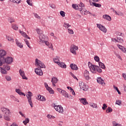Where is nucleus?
<instances>
[{"label": "nucleus", "instance_id": "29", "mask_svg": "<svg viewBox=\"0 0 126 126\" xmlns=\"http://www.w3.org/2000/svg\"><path fill=\"white\" fill-rule=\"evenodd\" d=\"M0 68L1 70V73H2V74H7V71L5 70V69L2 68L1 67H0Z\"/></svg>", "mask_w": 126, "mask_h": 126}, {"label": "nucleus", "instance_id": "53", "mask_svg": "<svg viewBox=\"0 0 126 126\" xmlns=\"http://www.w3.org/2000/svg\"><path fill=\"white\" fill-rule=\"evenodd\" d=\"M68 32L69 34H73V30L68 29Z\"/></svg>", "mask_w": 126, "mask_h": 126}, {"label": "nucleus", "instance_id": "5", "mask_svg": "<svg viewBox=\"0 0 126 126\" xmlns=\"http://www.w3.org/2000/svg\"><path fill=\"white\" fill-rule=\"evenodd\" d=\"M6 56V51L4 50H0V66L2 65V63H1L2 58L4 59V56Z\"/></svg>", "mask_w": 126, "mask_h": 126}, {"label": "nucleus", "instance_id": "64", "mask_svg": "<svg viewBox=\"0 0 126 126\" xmlns=\"http://www.w3.org/2000/svg\"><path fill=\"white\" fill-rule=\"evenodd\" d=\"M124 88L125 92H126V85H124Z\"/></svg>", "mask_w": 126, "mask_h": 126}, {"label": "nucleus", "instance_id": "22", "mask_svg": "<svg viewBox=\"0 0 126 126\" xmlns=\"http://www.w3.org/2000/svg\"><path fill=\"white\" fill-rule=\"evenodd\" d=\"M103 18L106 19V20H108V21H111L112 20V18H111V16L108 15H104L103 16Z\"/></svg>", "mask_w": 126, "mask_h": 126}, {"label": "nucleus", "instance_id": "11", "mask_svg": "<svg viewBox=\"0 0 126 126\" xmlns=\"http://www.w3.org/2000/svg\"><path fill=\"white\" fill-rule=\"evenodd\" d=\"M44 85H45V88L48 91H49L50 94H54L55 93V92H54V90H53V89L51 87H49L47 83H45Z\"/></svg>", "mask_w": 126, "mask_h": 126}, {"label": "nucleus", "instance_id": "34", "mask_svg": "<svg viewBox=\"0 0 126 126\" xmlns=\"http://www.w3.org/2000/svg\"><path fill=\"white\" fill-rule=\"evenodd\" d=\"M24 41L26 44V45L28 46V47L30 48L31 49L32 47L31 46H30V43H29V41H28V40H27V39H25Z\"/></svg>", "mask_w": 126, "mask_h": 126}, {"label": "nucleus", "instance_id": "50", "mask_svg": "<svg viewBox=\"0 0 126 126\" xmlns=\"http://www.w3.org/2000/svg\"><path fill=\"white\" fill-rule=\"evenodd\" d=\"M34 17H35V18H37V19H41V17H39V15H38V14L37 13H33Z\"/></svg>", "mask_w": 126, "mask_h": 126}, {"label": "nucleus", "instance_id": "6", "mask_svg": "<svg viewBox=\"0 0 126 126\" xmlns=\"http://www.w3.org/2000/svg\"><path fill=\"white\" fill-rule=\"evenodd\" d=\"M35 63L37 65H38V67H40V69L41 68H46V66L44 64V63L38 59H35Z\"/></svg>", "mask_w": 126, "mask_h": 126}, {"label": "nucleus", "instance_id": "45", "mask_svg": "<svg viewBox=\"0 0 126 126\" xmlns=\"http://www.w3.org/2000/svg\"><path fill=\"white\" fill-rule=\"evenodd\" d=\"M117 39L118 40L119 43H124V39H123V38H121L120 37H117Z\"/></svg>", "mask_w": 126, "mask_h": 126}, {"label": "nucleus", "instance_id": "9", "mask_svg": "<svg viewBox=\"0 0 126 126\" xmlns=\"http://www.w3.org/2000/svg\"><path fill=\"white\" fill-rule=\"evenodd\" d=\"M54 108L56 111L59 112V113H61V114H63V108L61 105H55Z\"/></svg>", "mask_w": 126, "mask_h": 126}, {"label": "nucleus", "instance_id": "13", "mask_svg": "<svg viewBox=\"0 0 126 126\" xmlns=\"http://www.w3.org/2000/svg\"><path fill=\"white\" fill-rule=\"evenodd\" d=\"M19 72L20 73V75H21L23 79H26V80H27V79H28V78H27L25 76V73L23 70H22V69H20Z\"/></svg>", "mask_w": 126, "mask_h": 126}, {"label": "nucleus", "instance_id": "8", "mask_svg": "<svg viewBox=\"0 0 126 126\" xmlns=\"http://www.w3.org/2000/svg\"><path fill=\"white\" fill-rule=\"evenodd\" d=\"M77 50H78V47L74 45H71L70 51L72 54H73V55H76V51Z\"/></svg>", "mask_w": 126, "mask_h": 126}, {"label": "nucleus", "instance_id": "15", "mask_svg": "<svg viewBox=\"0 0 126 126\" xmlns=\"http://www.w3.org/2000/svg\"><path fill=\"white\" fill-rule=\"evenodd\" d=\"M70 67H71L72 70H78V67H77V65L74 63L70 64Z\"/></svg>", "mask_w": 126, "mask_h": 126}, {"label": "nucleus", "instance_id": "63", "mask_svg": "<svg viewBox=\"0 0 126 126\" xmlns=\"http://www.w3.org/2000/svg\"><path fill=\"white\" fill-rule=\"evenodd\" d=\"M50 7H51L52 8H56V6H55L54 4L50 5Z\"/></svg>", "mask_w": 126, "mask_h": 126}, {"label": "nucleus", "instance_id": "58", "mask_svg": "<svg viewBox=\"0 0 126 126\" xmlns=\"http://www.w3.org/2000/svg\"><path fill=\"white\" fill-rule=\"evenodd\" d=\"M113 126H122V125L120 124H118L116 122H114L113 123Z\"/></svg>", "mask_w": 126, "mask_h": 126}, {"label": "nucleus", "instance_id": "62", "mask_svg": "<svg viewBox=\"0 0 126 126\" xmlns=\"http://www.w3.org/2000/svg\"><path fill=\"white\" fill-rule=\"evenodd\" d=\"M123 76L124 78L125 79V80H126V73H123Z\"/></svg>", "mask_w": 126, "mask_h": 126}, {"label": "nucleus", "instance_id": "41", "mask_svg": "<svg viewBox=\"0 0 126 126\" xmlns=\"http://www.w3.org/2000/svg\"><path fill=\"white\" fill-rule=\"evenodd\" d=\"M81 89H82V90H83L84 91H87V90H88V86L85 85L83 86V88Z\"/></svg>", "mask_w": 126, "mask_h": 126}, {"label": "nucleus", "instance_id": "57", "mask_svg": "<svg viewBox=\"0 0 126 126\" xmlns=\"http://www.w3.org/2000/svg\"><path fill=\"white\" fill-rule=\"evenodd\" d=\"M117 46H118V48H119L120 50H121L123 49V48H124V46H122V45H120V44L117 45Z\"/></svg>", "mask_w": 126, "mask_h": 126}, {"label": "nucleus", "instance_id": "38", "mask_svg": "<svg viewBox=\"0 0 126 126\" xmlns=\"http://www.w3.org/2000/svg\"><path fill=\"white\" fill-rule=\"evenodd\" d=\"M27 2L29 5H30L31 6H33V4L32 3V0H27Z\"/></svg>", "mask_w": 126, "mask_h": 126}, {"label": "nucleus", "instance_id": "35", "mask_svg": "<svg viewBox=\"0 0 126 126\" xmlns=\"http://www.w3.org/2000/svg\"><path fill=\"white\" fill-rule=\"evenodd\" d=\"M30 120L29 118H26L25 121H24L23 122V124L25 125V126H26V125H27V124H28L30 122Z\"/></svg>", "mask_w": 126, "mask_h": 126}, {"label": "nucleus", "instance_id": "33", "mask_svg": "<svg viewBox=\"0 0 126 126\" xmlns=\"http://www.w3.org/2000/svg\"><path fill=\"white\" fill-rule=\"evenodd\" d=\"M48 43H47L46 45V46H48V48H49L50 49H51V50H52V51H54V48H53V44H52L51 43H49V42H48Z\"/></svg>", "mask_w": 126, "mask_h": 126}, {"label": "nucleus", "instance_id": "49", "mask_svg": "<svg viewBox=\"0 0 126 126\" xmlns=\"http://www.w3.org/2000/svg\"><path fill=\"white\" fill-rule=\"evenodd\" d=\"M107 108H108V106H107V104H106L105 103H104L103 104V106L102 107V110H103L104 111H105V110H106V109H107Z\"/></svg>", "mask_w": 126, "mask_h": 126}, {"label": "nucleus", "instance_id": "55", "mask_svg": "<svg viewBox=\"0 0 126 126\" xmlns=\"http://www.w3.org/2000/svg\"><path fill=\"white\" fill-rule=\"evenodd\" d=\"M63 26H64V27H66V26H67L68 27H70V26H71L69 25V24H67L66 23H64Z\"/></svg>", "mask_w": 126, "mask_h": 126}, {"label": "nucleus", "instance_id": "32", "mask_svg": "<svg viewBox=\"0 0 126 126\" xmlns=\"http://www.w3.org/2000/svg\"><path fill=\"white\" fill-rule=\"evenodd\" d=\"M92 3L94 6H95V7H101L102 6V5L99 3H97L95 2H92Z\"/></svg>", "mask_w": 126, "mask_h": 126}, {"label": "nucleus", "instance_id": "59", "mask_svg": "<svg viewBox=\"0 0 126 126\" xmlns=\"http://www.w3.org/2000/svg\"><path fill=\"white\" fill-rule=\"evenodd\" d=\"M79 6V7H83V6H84V4H83V3L82 2H80L79 5H78Z\"/></svg>", "mask_w": 126, "mask_h": 126}, {"label": "nucleus", "instance_id": "61", "mask_svg": "<svg viewBox=\"0 0 126 126\" xmlns=\"http://www.w3.org/2000/svg\"><path fill=\"white\" fill-rule=\"evenodd\" d=\"M117 36H123V33L120 32H117Z\"/></svg>", "mask_w": 126, "mask_h": 126}, {"label": "nucleus", "instance_id": "42", "mask_svg": "<svg viewBox=\"0 0 126 126\" xmlns=\"http://www.w3.org/2000/svg\"><path fill=\"white\" fill-rule=\"evenodd\" d=\"M5 78L6 80H7V81H10V80H11V77H10L8 75L5 76Z\"/></svg>", "mask_w": 126, "mask_h": 126}, {"label": "nucleus", "instance_id": "30", "mask_svg": "<svg viewBox=\"0 0 126 126\" xmlns=\"http://www.w3.org/2000/svg\"><path fill=\"white\" fill-rule=\"evenodd\" d=\"M60 58L58 56H56V58L53 59V61L55 63H60Z\"/></svg>", "mask_w": 126, "mask_h": 126}, {"label": "nucleus", "instance_id": "54", "mask_svg": "<svg viewBox=\"0 0 126 126\" xmlns=\"http://www.w3.org/2000/svg\"><path fill=\"white\" fill-rule=\"evenodd\" d=\"M48 119H49L50 120H52V119H53V116L50 115V114H48L47 116Z\"/></svg>", "mask_w": 126, "mask_h": 126}, {"label": "nucleus", "instance_id": "4", "mask_svg": "<svg viewBox=\"0 0 126 126\" xmlns=\"http://www.w3.org/2000/svg\"><path fill=\"white\" fill-rule=\"evenodd\" d=\"M28 94L26 95L28 99V101L29 104L30 105L31 108H33V102H32V96H33V94L31 92H28Z\"/></svg>", "mask_w": 126, "mask_h": 126}, {"label": "nucleus", "instance_id": "40", "mask_svg": "<svg viewBox=\"0 0 126 126\" xmlns=\"http://www.w3.org/2000/svg\"><path fill=\"white\" fill-rule=\"evenodd\" d=\"M116 105H118L119 106L122 105V100H117L116 101Z\"/></svg>", "mask_w": 126, "mask_h": 126}, {"label": "nucleus", "instance_id": "19", "mask_svg": "<svg viewBox=\"0 0 126 126\" xmlns=\"http://www.w3.org/2000/svg\"><path fill=\"white\" fill-rule=\"evenodd\" d=\"M58 64L60 67H62V68H66V65L64 63L59 62Z\"/></svg>", "mask_w": 126, "mask_h": 126}, {"label": "nucleus", "instance_id": "48", "mask_svg": "<svg viewBox=\"0 0 126 126\" xmlns=\"http://www.w3.org/2000/svg\"><path fill=\"white\" fill-rule=\"evenodd\" d=\"M85 85H84V83L82 82H80L79 83V86L80 87V89H81L82 88H83V87L85 86Z\"/></svg>", "mask_w": 126, "mask_h": 126}, {"label": "nucleus", "instance_id": "1", "mask_svg": "<svg viewBox=\"0 0 126 126\" xmlns=\"http://www.w3.org/2000/svg\"><path fill=\"white\" fill-rule=\"evenodd\" d=\"M1 112H2L3 114V119L5 121H7L8 122H10L11 119L9 115L11 114L10 112V110L8 109L7 108H1Z\"/></svg>", "mask_w": 126, "mask_h": 126}, {"label": "nucleus", "instance_id": "12", "mask_svg": "<svg viewBox=\"0 0 126 126\" xmlns=\"http://www.w3.org/2000/svg\"><path fill=\"white\" fill-rule=\"evenodd\" d=\"M34 71L35 73L37 74V75H39L40 76L43 75V71H42V69H41L40 67L35 68Z\"/></svg>", "mask_w": 126, "mask_h": 126}, {"label": "nucleus", "instance_id": "47", "mask_svg": "<svg viewBox=\"0 0 126 126\" xmlns=\"http://www.w3.org/2000/svg\"><path fill=\"white\" fill-rule=\"evenodd\" d=\"M22 35L23 37L27 38V39H31V38L29 36H28V35L26 34V32H23Z\"/></svg>", "mask_w": 126, "mask_h": 126}, {"label": "nucleus", "instance_id": "7", "mask_svg": "<svg viewBox=\"0 0 126 126\" xmlns=\"http://www.w3.org/2000/svg\"><path fill=\"white\" fill-rule=\"evenodd\" d=\"M40 40L39 41V44H43V43H45V45L48 44V41L45 40V38L46 37L43 34H40L39 36Z\"/></svg>", "mask_w": 126, "mask_h": 126}, {"label": "nucleus", "instance_id": "27", "mask_svg": "<svg viewBox=\"0 0 126 126\" xmlns=\"http://www.w3.org/2000/svg\"><path fill=\"white\" fill-rule=\"evenodd\" d=\"M6 39L9 41V42H11V43H14V39L11 36H6Z\"/></svg>", "mask_w": 126, "mask_h": 126}, {"label": "nucleus", "instance_id": "26", "mask_svg": "<svg viewBox=\"0 0 126 126\" xmlns=\"http://www.w3.org/2000/svg\"><path fill=\"white\" fill-rule=\"evenodd\" d=\"M58 81H59V79H58V78L55 77L52 78L51 82H52V83H58Z\"/></svg>", "mask_w": 126, "mask_h": 126}, {"label": "nucleus", "instance_id": "43", "mask_svg": "<svg viewBox=\"0 0 126 126\" xmlns=\"http://www.w3.org/2000/svg\"><path fill=\"white\" fill-rule=\"evenodd\" d=\"M113 88H114L115 89V90H116L117 91L118 94H122V93H121V92H120V90H119V89L117 87H116V86L114 85Z\"/></svg>", "mask_w": 126, "mask_h": 126}, {"label": "nucleus", "instance_id": "10", "mask_svg": "<svg viewBox=\"0 0 126 126\" xmlns=\"http://www.w3.org/2000/svg\"><path fill=\"white\" fill-rule=\"evenodd\" d=\"M97 28H99V30L102 31L103 33H107V29L103 25L97 24H96Z\"/></svg>", "mask_w": 126, "mask_h": 126}, {"label": "nucleus", "instance_id": "60", "mask_svg": "<svg viewBox=\"0 0 126 126\" xmlns=\"http://www.w3.org/2000/svg\"><path fill=\"white\" fill-rule=\"evenodd\" d=\"M72 76L74 79H76V80H77V81H78V79H77V77H76V76H75V75H74V74Z\"/></svg>", "mask_w": 126, "mask_h": 126}, {"label": "nucleus", "instance_id": "44", "mask_svg": "<svg viewBox=\"0 0 126 126\" xmlns=\"http://www.w3.org/2000/svg\"><path fill=\"white\" fill-rule=\"evenodd\" d=\"M106 112H108V113H111V112H113V109L111 107H108V108H107Z\"/></svg>", "mask_w": 126, "mask_h": 126}, {"label": "nucleus", "instance_id": "28", "mask_svg": "<svg viewBox=\"0 0 126 126\" xmlns=\"http://www.w3.org/2000/svg\"><path fill=\"white\" fill-rule=\"evenodd\" d=\"M98 64H99V67H101V68H102V69H105V68H106V66H105V64H104L103 63H102V62H99Z\"/></svg>", "mask_w": 126, "mask_h": 126}, {"label": "nucleus", "instance_id": "31", "mask_svg": "<svg viewBox=\"0 0 126 126\" xmlns=\"http://www.w3.org/2000/svg\"><path fill=\"white\" fill-rule=\"evenodd\" d=\"M12 28L14 30H16V31L18 30V27L17 26V25L16 24H12Z\"/></svg>", "mask_w": 126, "mask_h": 126}, {"label": "nucleus", "instance_id": "23", "mask_svg": "<svg viewBox=\"0 0 126 126\" xmlns=\"http://www.w3.org/2000/svg\"><path fill=\"white\" fill-rule=\"evenodd\" d=\"M89 105L91 107H92V108H94L95 109H97V108H98V105L96 103H94L93 102H90L89 103Z\"/></svg>", "mask_w": 126, "mask_h": 126}, {"label": "nucleus", "instance_id": "25", "mask_svg": "<svg viewBox=\"0 0 126 126\" xmlns=\"http://www.w3.org/2000/svg\"><path fill=\"white\" fill-rule=\"evenodd\" d=\"M61 94L63 96H64L65 98H68V94L64 90L61 91Z\"/></svg>", "mask_w": 126, "mask_h": 126}, {"label": "nucleus", "instance_id": "20", "mask_svg": "<svg viewBox=\"0 0 126 126\" xmlns=\"http://www.w3.org/2000/svg\"><path fill=\"white\" fill-rule=\"evenodd\" d=\"M96 80L97 82L99 83V84H105V83H104V80L102 79V78L101 77H98Z\"/></svg>", "mask_w": 126, "mask_h": 126}, {"label": "nucleus", "instance_id": "37", "mask_svg": "<svg viewBox=\"0 0 126 126\" xmlns=\"http://www.w3.org/2000/svg\"><path fill=\"white\" fill-rule=\"evenodd\" d=\"M11 2H14L15 3H20L21 0H10Z\"/></svg>", "mask_w": 126, "mask_h": 126}, {"label": "nucleus", "instance_id": "3", "mask_svg": "<svg viewBox=\"0 0 126 126\" xmlns=\"http://www.w3.org/2000/svg\"><path fill=\"white\" fill-rule=\"evenodd\" d=\"M13 62V58L11 57H7V58H2L1 59V63L2 64L6 63V64H10Z\"/></svg>", "mask_w": 126, "mask_h": 126}, {"label": "nucleus", "instance_id": "14", "mask_svg": "<svg viewBox=\"0 0 126 126\" xmlns=\"http://www.w3.org/2000/svg\"><path fill=\"white\" fill-rule=\"evenodd\" d=\"M79 100L83 105H88V104H89L88 102H87L86 98H80Z\"/></svg>", "mask_w": 126, "mask_h": 126}, {"label": "nucleus", "instance_id": "52", "mask_svg": "<svg viewBox=\"0 0 126 126\" xmlns=\"http://www.w3.org/2000/svg\"><path fill=\"white\" fill-rule=\"evenodd\" d=\"M8 21L9 22H10V23H12V22H14L15 20L13 18H10L8 19Z\"/></svg>", "mask_w": 126, "mask_h": 126}, {"label": "nucleus", "instance_id": "46", "mask_svg": "<svg viewBox=\"0 0 126 126\" xmlns=\"http://www.w3.org/2000/svg\"><path fill=\"white\" fill-rule=\"evenodd\" d=\"M60 13L62 17H64V16H65V12H64V11H61Z\"/></svg>", "mask_w": 126, "mask_h": 126}, {"label": "nucleus", "instance_id": "39", "mask_svg": "<svg viewBox=\"0 0 126 126\" xmlns=\"http://www.w3.org/2000/svg\"><path fill=\"white\" fill-rule=\"evenodd\" d=\"M94 61H95V62H97V63H99V62H100V58H99V57H98V56H95L94 57Z\"/></svg>", "mask_w": 126, "mask_h": 126}, {"label": "nucleus", "instance_id": "36", "mask_svg": "<svg viewBox=\"0 0 126 126\" xmlns=\"http://www.w3.org/2000/svg\"><path fill=\"white\" fill-rule=\"evenodd\" d=\"M36 32L37 33V34H38V35H42L43 34V31L39 29H36Z\"/></svg>", "mask_w": 126, "mask_h": 126}, {"label": "nucleus", "instance_id": "21", "mask_svg": "<svg viewBox=\"0 0 126 126\" xmlns=\"http://www.w3.org/2000/svg\"><path fill=\"white\" fill-rule=\"evenodd\" d=\"M16 92L18 93L19 95H21L22 96H25V94L24 93L21 92V91H20V89H16Z\"/></svg>", "mask_w": 126, "mask_h": 126}, {"label": "nucleus", "instance_id": "56", "mask_svg": "<svg viewBox=\"0 0 126 126\" xmlns=\"http://www.w3.org/2000/svg\"><path fill=\"white\" fill-rule=\"evenodd\" d=\"M72 7H73V8H74V9H77V5H76L75 4H73L72 5Z\"/></svg>", "mask_w": 126, "mask_h": 126}, {"label": "nucleus", "instance_id": "18", "mask_svg": "<svg viewBox=\"0 0 126 126\" xmlns=\"http://www.w3.org/2000/svg\"><path fill=\"white\" fill-rule=\"evenodd\" d=\"M37 99L39 101H46V98L41 94H39L37 96Z\"/></svg>", "mask_w": 126, "mask_h": 126}, {"label": "nucleus", "instance_id": "17", "mask_svg": "<svg viewBox=\"0 0 126 126\" xmlns=\"http://www.w3.org/2000/svg\"><path fill=\"white\" fill-rule=\"evenodd\" d=\"M15 42L17 47H19V48H20V49H22V48H23V44L19 42L17 39H15Z\"/></svg>", "mask_w": 126, "mask_h": 126}, {"label": "nucleus", "instance_id": "2", "mask_svg": "<svg viewBox=\"0 0 126 126\" xmlns=\"http://www.w3.org/2000/svg\"><path fill=\"white\" fill-rule=\"evenodd\" d=\"M90 62H89L88 66L91 71V72H93V73H96L95 71H97V72H99V73H101L102 72V69L100 68L99 66L96 65H93L92 63L90 64Z\"/></svg>", "mask_w": 126, "mask_h": 126}, {"label": "nucleus", "instance_id": "24", "mask_svg": "<svg viewBox=\"0 0 126 126\" xmlns=\"http://www.w3.org/2000/svg\"><path fill=\"white\" fill-rule=\"evenodd\" d=\"M1 67L6 70H10V66L8 65V64L3 65V66Z\"/></svg>", "mask_w": 126, "mask_h": 126}, {"label": "nucleus", "instance_id": "51", "mask_svg": "<svg viewBox=\"0 0 126 126\" xmlns=\"http://www.w3.org/2000/svg\"><path fill=\"white\" fill-rule=\"evenodd\" d=\"M83 9V8H82V7H79V5H77V10H79V11H82Z\"/></svg>", "mask_w": 126, "mask_h": 126}, {"label": "nucleus", "instance_id": "16", "mask_svg": "<svg viewBox=\"0 0 126 126\" xmlns=\"http://www.w3.org/2000/svg\"><path fill=\"white\" fill-rule=\"evenodd\" d=\"M84 76L86 80H89L90 79V77H89V72L87 70H85L84 73Z\"/></svg>", "mask_w": 126, "mask_h": 126}]
</instances>
